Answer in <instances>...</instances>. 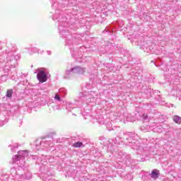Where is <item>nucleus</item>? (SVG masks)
<instances>
[{
  "label": "nucleus",
  "mask_w": 181,
  "mask_h": 181,
  "mask_svg": "<svg viewBox=\"0 0 181 181\" xmlns=\"http://www.w3.org/2000/svg\"><path fill=\"white\" fill-rule=\"evenodd\" d=\"M52 4V8L55 9V13L52 16L53 21H57L59 23L58 30L60 36H64L65 37V46H69L72 57L75 59H81L83 57V49L84 47H81L80 49L78 48L72 49L71 47L74 45L73 41V37L69 33V28L71 29V25L69 26V23H66L67 18L63 16L60 8L62 4H59L57 0H50Z\"/></svg>",
  "instance_id": "f257e3e1"
},
{
  "label": "nucleus",
  "mask_w": 181,
  "mask_h": 181,
  "mask_svg": "<svg viewBox=\"0 0 181 181\" xmlns=\"http://www.w3.org/2000/svg\"><path fill=\"white\" fill-rule=\"evenodd\" d=\"M135 134L128 132L124 134L123 139H126L127 142V145H129L132 148V149H135L137 151V160L139 162H144L145 156H146V153L145 152V148H144V143H141L139 140H136Z\"/></svg>",
  "instance_id": "f03ea898"
},
{
  "label": "nucleus",
  "mask_w": 181,
  "mask_h": 181,
  "mask_svg": "<svg viewBox=\"0 0 181 181\" xmlns=\"http://www.w3.org/2000/svg\"><path fill=\"white\" fill-rule=\"evenodd\" d=\"M15 52H16V48L13 47L11 51H8L6 52V57L4 62L6 64V67H9V69H15L16 66H18V60H19V55L15 54Z\"/></svg>",
  "instance_id": "7ed1b4c3"
},
{
  "label": "nucleus",
  "mask_w": 181,
  "mask_h": 181,
  "mask_svg": "<svg viewBox=\"0 0 181 181\" xmlns=\"http://www.w3.org/2000/svg\"><path fill=\"white\" fill-rule=\"evenodd\" d=\"M29 156V151L28 150L18 151V155L12 157L13 163H16L18 168L23 169L25 168V158Z\"/></svg>",
  "instance_id": "20e7f679"
},
{
  "label": "nucleus",
  "mask_w": 181,
  "mask_h": 181,
  "mask_svg": "<svg viewBox=\"0 0 181 181\" xmlns=\"http://www.w3.org/2000/svg\"><path fill=\"white\" fill-rule=\"evenodd\" d=\"M117 162L124 163V165H127V166L132 165V163H135V160L131 158L129 154H127V153L122 152L119 153Z\"/></svg>",
  "instance_id": "39448f33"
},
{
  "label": "nucleus",
  "mask_w": 181,
  "mask_h": 181,
  "mask_svg": "<svg viewBox=\"0 0 181 181\" xmlns=\"http://www.w3.org/2000/svg\"><path fill=\"white\" fill-rule=\"evenodd\" d=\"M98 97V94L97 92L89 91L87 93H85L83 96H82L81 100H83V105L84 107V104H90V103H95V100Z\"/></svg>",
  "instance_id": "423d86ee"
},
{
  "label": "nucleus",
  "mask_w": 181,
  "mask_h": 181,
  "mask_svg": "<svg viewBox=\"0 0 181 181\" xmlns=\"http://www.w3.org/2000/svg\"><path fill=\"white\" fill-rule=\"evenodd\" d=\"M53 139L50 137L49 139H46L45 141L36 140L35 142V149L37 151H40V149H45L48 146H53L52 141Z\"/></svg>",
  "instance_id": "0eeeda50"
},
{
  "label": "nucleus",
  "mask_w": 181,
  "mask_h": 181,
  "mask_svg": "<svg viewBox=\"0 0 181 181\" xmlns=\"http://www.w3.org/2000/svg\"><path fill=\"white\" fill-rule=\"evenodd\" d=\"M37 73V78L40 83H46L47 81V71L45 68H39L35 72V74Z\"/></svg>",
  "instance_id": "6e6552de"
},
{
  "label": "nucleus",
  "mask_w": 181,
  "mask_h": 181,
  "mask_svg": "<svg viewBox=\"0 0 181 181\" xmlns=\"http://www.w3.org/2000/svg\"><path fill=\"white\" fill-rule=\"evenodd\" d=\"M75 74L74 71H73V68H69V66H67L64 76H63V78H64V80H71V78H73V77H74Z\"/></svg>",
  "instance_id": "1a4fd4ad"
},
{
  "label": "nucleus",
  "mask_w": 181,
  "mask_h": 181,
  "mask_svg": "<svg viewBox=\"0 0 181 181\" xmlns=\"http://www.w3.org/2000/svg\"><path fill=\"white\" fill-rule=\"evenodd\" d=\"M75 76H81L86 73V68L81 66H75L72 68Z\"/></svg>",
  "instance_id": "9d476101"
},
{
  "label": "nucleus",
  "mask_w": 181,
  "mask_h": 181,
  "mask_svg": "<svg viewBox=\"0 0 181 181\" xmlns=\"http://www.w3.org/2000/svg\"><path fill=\"white\" fill-rule=\"evenodd\" d=\"M148 176L153 180H156L159 177V175H160V173L158 170L154 169L151 171V173L149 174L148 173Z\"/></svg>",
  "instance_id": "9b49d317"
},
{
  "label": "nucleus",
  "mask_w": 181,
  "mask_h": 181,
  "mask_svg": "<svg viewBox=\"0 0 181 181\" xmlns=\"http://www.w3.org/2000/svg\"><path fill=\"white\" fill-rule=\"evenodd\" d=\"M79 103H80V100H76L74 104H73V103H71V102H67L66 103L67 111L71 112V110H73V108H74V105H77L78 107H81V105Z\"/></svg>",
  "instance_id": "f8f14e48"
},
{
  "label": "nucleus",
  "mask_w": 181,
  "mask_h": 181,
  "mask_svg": "<svg viewBox=\"0 0 181 181\" xmlns=\"http://www.w3.org/2000/svg\"><path fill=\"white\" fill-rule=\"evenodd\" d=\"M25 49L28 50V54H33V53H38L42 54V53H43V50L38 49L36 47H28Z\"/></svg>",
  "instance_id": "ddd939ff"
},
{
  "label": "nucleus",
  "mask_w": 181,
  "mask_h": 181,
  "mask_svg": "<svg viewBox=\"0 0 181 181\" xmlns=\"http://www.w3.org/2000/svg\"><path fill=\"white\" fill-rule=\"evenodd\" d=\"M32 178V173H27L21 175V179H23L24 180H29Z\"/></svg>",
  "instance_id": "4468645a"
},
{
  "label": "nucleus",
  "mask_w": 181,
  "mask_h": 181,
  "mask_svg": "<svg viewBox=\"0 0 181 181\" xmlns=\"http://www.w3.org/2000/svg\"><path fill=\"white\" fill-rule=\"evenodd\" d=\"M121 176H122V177H124L125 180H127V181H131V180H132V179H133V177H134L132 176V174H131V173H128V174H124V173H123V174L121 175Z\"/></svg>",
  "instance_id": "2eb2a0df"
},
{
  "label": "nucleus",
  "mask_w": 181,
  "mask_h": 181,
  "mask_svg": "<svg viewBox=\"0 0 181 181\" xmlns=\"http://www.w3.org/2000/svg\"><path fill=\"white\" fill-rule=\"evenodd\" d=\"M59 93L61 97H66L67 94V90H66L64 88H61L59 90Z\"/></svg>",
  "instance_id": "dca6fc26"
},
{
  "label": "nucleus",
  "mask_w": 181,
  "mask_h": 181,
  "mask_svg": "<svg viewBox=\"0 0 181 181\" xmlns=\"http://www.w3.org/2000/svg\"><path fill=\"white\" fill-rule=\"evenodd\" d=\"M8 146L9 148H11V152H16V150L18 149L19 145L16 143H14L13 144L9 145Z\"/></svg>",
  "instance_id": "f3484780"
},
{
  "label": "nucleus",
  "mask_w": 181,
  "mask_h": 181,
  "mask_svg": "<svg viewBox=\"0 0 181 181\" xmlns=\"http://www.w3.org/2000/svg\"><path fill=\"white\" fill-rule=\"evenodd\" d=\"M173 121L175 122V124H180L181 123V117L178 115H174L173 117Z\"/></svg>",
  "instance_id": "a211bd4d"
},
{
  "label": "nucleus",
  "mask_w": 181,
  "mask_h": 181,
  "mask_svg": "<svg viewBox=\"0 0 181 181\" xmlns=\"http://www.w3.org/2000/svg\"><path fill=\"white\" fill-rule=\"evenodd\" d=\"M13 94V90L8 89L6 91V97H7V98H12V95Z\"/></svg>",
  "instance_id": "6ab92c4d"
},
{
  "label": "nucleus",
  "mask_w": 181,
  "mask_h": 181,
  "mask_svg": "<svg viewBox=\"0 0 181 181\" xmlns=\"http://www.w3.org/2000/svg\"><path fill=\"white\" fill-rule=\"evenodd\" d=\"M60 95L59 94H56L55 96H54V100L57 101V103H59L60 104V103H62L63 102V100H62V98H60Z\"/></svg>",
  "instance_id": "aec40b11"
},
{
  "label": "nucleus",
  "mask_w": 181,
  "mask_h": 181,
  "mask_svg": "<svg viewBox=\"0 0 181 181\" xmlns=\"http://www.w3.org/2000/svg\"><path fill=\"white\" fill-rule=\"evenodd\" d=\"M82 146H83V142L81 141H77L73 145L74 148H81Z\"/></svg>",
  "instance_id": "412c9836"
},
{
  "label": "nucleus",
  "mask_w": 181,
  "mask_h": 181,
  "mask_svg": "<svg viewBox=\"0 0 181 181\" xmlns=\"http://www.w3.org/2000/svg\"><path fill=\"white\" fill-rule=\"evenodd\" d=\"M153 132L160 133L162 132V127L160 126H156L155 128H153Z\"/></svg>",
  "instance_id": "4be33fe9"
},
{
  "label": "nucleus",
  "mask_w": 181,
  "mask_h": 181,
  "mask_svg": "<svg viewBox=\"0 0 181 181\" xmlns=\"http://www.w3.org/2000/svg\"><path fill=\"white\" fill-rule=\"evenodd\" d=\"M118 139H119V137H117V138H115V139H112V141H110V144H115V145L119 144V141H118Z\"/></svg>",
  "instance_id": "5701e85b"
},
{
  "label": "nucleus",
  "mask_w": 181,
  "mask_h": 181,
  "mask_svg": "<svg viewBox=\"0 0 181 181\" xmlns=\"http://www.w3.org/2000/svg\"><path fill=\"white\" fill-rule=\"evenodd\" d=\"M148 176H149L148 173L144 174L141 177V180H143V181L148 180Z\"/></svg>",
  "instance_id": "b1692460"
},
{
  "label": "nucleus",
  "mask_w": 181,
  "mask_h": 181,
  "mask_svg": "<svg viewBox=\"0 0 181 181\" xmlns=\"http://www.w3.org/2000/svg\"><path fill=\"white\" fill-rule=\"evenodd\" d=\"M75 181H86V177H75Z\"/></svg>",
  "instance_id": "393cba45"
},
{
  "label": "nucleus",
  "mask_w": 181,
  "mask_h": 181,
  "mask_svg": "<svg viewBox=\"0 0 181 181\" xmlns=\"http://www.w3.org/2000/svg\"><path fill=\"white\" fill-rule=\"evenodd\" d=\"M143 50L144 52H146L147 53H149V52H151V48H148L146 45H144L143 47Z\"/></svg>",
  "instance_id": "a878e982"
},
{
  "label": "nucleus",
  "mask_w": 181,
  "mask_h": 181,
  "mask_svg": "<svg viewBox=\"0 0 181 181\" xmlns=\"http://www.w3.org/2000/svg\"><path fill=\"white\" fill-rule=\"evenodd\" d=\"M141 118H142L144 121L148 120V115H146V114H143L142 116H141Z\"/></svg>",
  "instance_id": "bb28decb"
},
{
  "label": "nucleus",
  "mask_w": 181,
  "mask_h": 181,
  "mask_svg": "<svg viewBox=\"0 0 181 181\" xmlns=\"http://www.w3.org/2000/svg\"><path fill=\"white\" fill-rule=\"evenodd\" d=\"M32 158H33V159H36V158H37V156H32Z\"/></svg>",
  "instance_id": "cd10ccee"
},
{
  "label": "nucleus",
  "mask_w": 181,
  "mask_h": 181,
  "mask_svg": "<svg viewBox=\"0 0 181 181\" xmlns=\"http://www.w3.org/2000/svg\"><path fill=\"white\" fill-rule=\"evenodd\" d=\"M47 54H49V55L52 54V52H51L50 51H47Z\"/></svg>",
  "instance_id": "c85d7f7f"
},
{
  "label": "nucleus",
  "mask_w": 181,
  "mask_h": 181,
  "mask_svg": "<svg viewBox=\"0 0 181 181\" xmlns=\"http://www.w3.org/2000/svg\"><path fill=\"white\" fill-rule=\"evenodd\" d=\"M134 76H135L136 77L138 76V73H137V72H135Z\"/></svg>",
  "instance_id": "c756f323"
},
{
  "label": "nucleus",
  "mask_w": 181,
  "mask_h": 181,
  "mask_svg": "<svg viewBox=\"0 0 181 181\" xmlns=\"http://www.w3.org/2000/svg\"><path fill=\"white\" fill-rule=\"evenodd\" d=\"M42 180H43V181H46V180H47L46 177H43V178H42Z\"/></svg>",
  "instance_id": "7c9ffc66"
},
{
  "label": "nucleus",
  "mask_w": 181,
  "mask_h": 181,
  "mask_svg": "<svg viewBox=\"0 0 181 181\" xmlns=\"http://www.w3.org/2000/svg\"><path fill=\"white\" fill-rule=\"evenodd\" d=\"M2 57H2V56H1V58H0V59H1V60H2Z\"/></svg>",
  "instance_id": "2f4dec72"
},
{
  "label": "nucleus",
  "mask_w": 181,
  "mask_h": 181,
  "mask_svg": "<svg viewBox=\"0 0 181 181\" xmlns=\"http://www.w3.org/2000/svg\"><path fill=\"white\" fill-rule=\"evenodd\" d=\"M108 131H111V129H108Z\"/></svg>",
  "instance_id": "473e14b6"
},
{
  "label": "nucleus",
  "mask_w": 181,
  "mask_h": 181,
  "mask_svg": "<svg viewBox=\"0 0 181 181\" xmlns=\"http://www.w3.org/2000/svg\"><path fill=\"white\" fill-rule=\"evenodd\" d=\"M49 162H52V160H49Z\"/></svg>",
  "instance_id": "72a5a7b5"
},
{
  "label": "nucleus",
  "mask_w": 181,
  "mask_h": 181,
  "mask_svg": "<svg viewBox=\"0 0 181 181\" xmlns=\"http://www.w3.org/2000/svg\"><path fill=\"white\" fill-rule=\"evenodd\" d=\"M179 100H181V98H179Z\"/></svg>",
  "instance_id": "f704fd0d"
},
{
  "label": "nucleus",
  "mask_w": 181,
  "mask_h": 181,
  "mask_svg": "<svg viewBox=\"0 0 181 181\" xmlns=\"http://www.w3.org/2000/svg\"><path fill=\"white\" fill-rule=\"evenodd\" d=\"M0 181H2V180L0 179Z\"/></svg>",
  "instance_id": "c9c22d12"
}]
</instances>
